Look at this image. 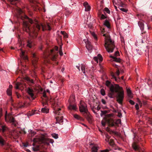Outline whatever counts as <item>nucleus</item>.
Listing matches in <instances>:
<instances>
[{"label":"nucleus","mask_w":152,"mask_h":152,"mask_svg":"<svg viewBox=\"0 0 152 152\" xmlns=\"http://www.w3.org/2000/svg\"><path fill=\"white\" fill-rule=\"evenodd\" d=\"M23 30L28 33L29 36L33 38L37 37V32L41 27H42L43 31L45 30H50L51 29L49 24L47 23L46 26H44L41 23H38V22H36L33 27L30 29L27 21L23 22Z\"/></svg>","instance_id":"1"},{"label":"nucleus","mask_w":152,"mask_h":152,"mask_svg":"<svg viewBox=\"0 0 152 152\" xmlns=\"http://www.w3.org/2000/svg\"><path fill=\"white\" fill-rule=\"evenodd\" d=\"M103 36L105 37L104 46L106 50L108 53H112L115 48L114 42L110 39L108 34H104Z\"/></svg>","instance_id":"2"},{"label":"nucleus","mask_w":152,"mask_h":152,"mask_svg":"<svg viewBox=\"0 0 152 152\" xmlns=\"http://www.w3.org/2000/svg\"><path fill=\"white\" fill-rule=\"evenodd\" d=\"M33 141L37 142L38 143H46L48 144H49V143L47 142H49L52 144L54 142V141L53 139L47 138L43 136L34 138L33 140Z\"/></svg>","instance_id":"3"},{"label":"nucleus","mask_w":152,"mask_h":152,"mask_svg":"<svg viewBox=\"0 0 152 152\" xmlns=\"http://www.w3.org/2000/svg\"><path fill=\"white\" fill-rule=\"evenodd\" d=\"M122 89V87H120L118 85H112L110 88V92L109 93V96L112 98L113 96L114 95V92L118 93Z\"/></svg>","instance_id":"4"},{"label":"nucleus","mask_w":152,"mask_h":152,"mask_svg":"<svg viewBox=\"0 0 152 152\" xmlns=\"http://www.w3.org/2000/svg\"><path fill=\"white\" fill-rule=\"evenodd\" d=\"M58 48L57 46L54 47V50H51L49 53V57L53 61L56 60L58 56V52H56L55 51H57Z\"/></svg>","instance_id":"5"},{"label":"nucleus","mask_w":152,"mask_h":152,"mask_svg":"<svg viewBox=\"0 0 152 152\" xmlns=\"http://www.w3.org/2000/svg\"><path fill=\"white\" fill-rule=\"evenodd\" d=\"M124 97V91L122 89L118 93L116 96L117 101L119 104H122Z\"/></svg>","instance_id":"6"},{"label":"nucleus","mask_w":152,"mask_h":152,"mask_svg":"<svg viewBox=\"0 0 152 152\" xmlns=\"http://www.w3.org/2000/svg\"><path fill=\"white\" fill-rule=\"evenodd\" d=\"M60 104V103L59 102H58L57 100H55L54 104L53 106L54 108V112L56 115H59L60 112L59 111L61 110V109L59 107Z\"/></svg>","instance_id":"7"},{"label":"nucleus","mask_w":152,"mask_h":152,"mask_svg":"<svg viewBox=\"0 0 152 152\" xmlns=\"http://www.w3.org/2000/svg\"><path fill=\"white\" fill-rule=\"evenodd\" d=\"M79 110L81 112L87 113L88 109L86 104L83 101H81L79 105Z\"/></svg>","instance_id":"8"},{"label":"nucleus","mask_w":152,"mask_h":152,"mask_svg":"<svg viewBox=\"0 0 152 152\" xmlns=\"http://www.w3.org/2000/svg\"><path fill=\"white\" fill-rule=\"evenodd\" d=\"M5 121L8 123H12L14 124L15 122V118L13 117L11 114H7V112L6 111L5 116Z\"/></svg>","instance_id":"9"},{"label":"nucleus","mask_w":152,"mask_h":152,"mask_svg":"<svg viewBox=\"0 0 152 152\" xmlns=\"http://www.w3.org/2000/svg\"><path fill=\"white\" fill-rule=\"evenodd\" d=\"M18 51H20V54L21 58L23 60H28V58L26 55V52L21 49L20 48L18 50Z\"/></svg>","instance_id":"10"},{"label":"nucleus","mask_w":152,"mask_h":152,"mask_svg":"<svg viewBox=\"0 0 152 152\" xmlns=\"http://www.w3.org/2000/svg\"><path fill=\"white\" fill-rule=\"evenodd\" d=\"M33 57L32 64L35 67V66L38 61V58L36 56L35 53H33L32 54Z\"/></svg>","instance_id":"11"},{"label":"nucleus","mask_w":152,"mask_h":152,"mask_svg":"<svg viewBox=\"0 0 152 152\" xmlns=\"http://www.w3.org/2000/svg\"><path fill=\"white\" fill-rule=\"evenodd\" d=\"M107 123L109 124V126L113 127L115 126V121L111 118L107 119Z\"/></svg>","instance_id":"12"},{"label":"nucleus","mask_w":152,"mask_h":152,"mask_svg":"<svg viewBox=\"0 0 152 152\" xmlns=\"http://www.w3.org/2000/svg\"><path fill=\"white\" fill-rule=\"evenodd\" d=\"M69 105L68 107V109L70 110L76 111L77 109V108L75 104H72V103H69Z\"/></svg>","instance_id":"13"},{"label":"nucleus","mask_w":152,"mask_h":152,"mask_svg":"<svg viewBox=\"0 0 152 152\" xmlns=\"http://www.w3.org/2000/svg\"><path fill=\"white\" fill-rule=\"evenodd\" d=\"M94 59L97 63L98 62V60L100 62L102 60V58L100 54H99L97 57H94Z\"/></svg>","instance_id":"14"},{"label":"nucleus","mask_w":152,"mask_h":152,"mask_svg":"<svg viewBox=\"0 0 152 152\" xmlns=\"http://www.w3.org/2000/svg\"><path fill=\"white\" fill-rule=\"evenodd\" d=\"M86 47L88 50H91L92 49V47L91 42L89 41H86Z\"/></svg>","instance_id":"15"},{"label":"nucleus","mask_w":152,"mask_h":152,"mask_svg":"<svg viewBox=\"0 0 152 152\" xmlns=\"http://www.w3.org/2000/svg\"><path fill=\"white\" fill-rule=\"evenodd\" d=\"M83 6L85 7V10L86 11H89L91 9V7L87 2H85L83 3Z\"/></svg>","instance_id":"16"},{"label":"nucleus","mask_w":152,"mask_h":152,"mask_svg":"<svg viewBox=\"0 0 152 152\" xmlns=\"http://www.w3.org/2000/svg\"><path fill=\"white\" fill-rule=\"evenodd\" d=\"M27 92L31 98H33L34 96V91L32 89L29 88H28L27 89Z\"/></svg>","instance_id":"17"},{"label":"nucleus","mask_w":152,"mask_h":152,"mask_svg":"<svg viewBox=\"0 0 152 152\" xmlns=\"http://www.w3.org/2000/svg\"><path fill=\"white\" fill-rule=\"evenodd\" d=\"M63 117L62 116H60L58 117H56V118L57 123L60 124L62 123L63 121Z\"/></svg>","instance_id":"18"},{"label":"nucleus","mask_w":152,"mask_h":152,"mask_svg":"<svg viewBox=\"0 0 152 152\" xmlns=\"http://www.w3.org/2000/svg\"><path fill=\"white\" fill-rule=\"evenodd\" d=\"M69 103H74L75 102V96L74 95H72L68 100Z\"/></svg>","instance_id":"19"},{"label":"nucleus","mask_w":152,"mask_h":152,"mask_svg":"<svg viewBox=\"0 0 152 152\" xmlns=\"http://www.w3.org/2000/svg\"><path fill=\"white\" fill-rule=\"evenodd\" d=\"M126 91L128 97L130 98H132L133 96L130 89L129 88H126Z\"/></svg>","instance_id":"20"},{"label":"nucleus","mask_w":152,"mask_h":152,"mask_svg":"<svg viewBox=\"0 0 152 152\" xmlns=\"http://www.w3.org/2000/svg\"><path fill=\"white\" fill-rule=\"evenodd\" d=\"M8 129L7 127L5 125L2 126L1 128L0 129V131L2 132H4Z\"/></svg>","instance_id":"21"},{"label":"nucleus","mask_w":152,"mask_h":152,"mask_svg":"<svg viewBox=\"0 0 152 152\" xmlns=\"http://www.w3.org/2000/svg\"><path fill=\"white\" fill-rule=\"evenodd\" d=\"M138 24L141 29H143L144 27V24L143 21H140L138 23Z\"/></svg>","instance_id":"22"},{"label":"nucleus","mask_w":152,"mask_h":152,"mask_svg":"<svg viewBox=\"0 0 152 152\" xmlns=\"http://www.w3.org/2000/svg\"><path fill=\"white\" fill-rule=\"evenodd\" d=\"M110 57L113 59V61H114L117 62H120L121 61V59L119 58H117L116 57L113 56H110Z\"/></svg>","instance_id":"23"},{"label":"nucleus","mask_w":152,"mask_h":152,"mask_svg":"<svg viewBox=\"0 0 152 152\" xmlns=\"http://www.w3.org/2000/svg\"><path fill=\"white\" fill-rule=\"evenodd\" d=\"M5 144V141L0 135V145L1 146H3Z\"/></svg>","instance_id":"24"},{"label":"nucleus","mask_w":152,"mask_h":152,"mask_svg":"<svg viewBox=\"0 0 152 152\" xmlns=\"http://www.w3.org/2000/svg\"><path fill=\"white\" fill-rule=\"evenodd\" d=\"M34 143H33V145L34 146V145H35L34 142H34ZM32 149H33V150L34 151H37L39 150V146L37 145L35 147L34 146L33 147H32Z\"/></svg>","instance_id":"25"},{"label":"nucleus","mask_w":152,"mask_h":152,"mask_svg":"<svg viewBox=\"0 0 152 152\" xmlns=\"http://www.w3.org/2000/svg\"><path fill=\"white\" fill-rule=\"evenodd\" d=\"M98 147L97 145H94L92 148L91 152H97Z\"/></svg>","instance_id":"26"},{"label":"nucleus","mask_w":152,"mask_h":152,"mask_svg":"<svg viewBox=\"0 0 152 152\" xmlns=\"http://www.w3.org/2000/svg\"><path fill=\"white\" fill-rule=\"evenodd\" d=\"M104 24L108 28H110V23L108 20H106L104 22Z\"/></svg>","instance_id":"27"},{"label":"nucleus","mask_w":152,"mask_h":152,"mask_svg":"<svg viewBox=\"0 0 152 152\" xmlns=\"http://www.w3.org/2000/svg\"><path fill=\"white\" fill-rule=\"evenodd\" d=\"M138 102L139 103V104H136L135 105V107L137 110H138L139 109V105H140V106L142 105V103L141 102L140 100L139 99H138Z\"/></svg>","instance_id":"28"},{"label":"nucleus","mask_w":152,"mask_h":152,"mask_svg":"<svg viewBox=\"0 0 152 152\" xmlns=\"http://www.w3.org/2000/svg\"><path fill=\"white\" fill-rule=\"evenodd\" d=\"M81 69L84 74L85 73V65L81 64L80 66Z\"/></svg>","instance_id":"29"},{"label":"nucleus","mask_w":152,"mask_h":152,"mask_svg":"<svg viewBox=\"0 0 152 152\" xmlns=\"http://www.w3.org/2000/svg\"><path fill=\"white\" fill-rule=\"evenodd\" d=\"M42 112L44 113H48L49 112V110L45 108H42L41 110Z\"/></svg>","instance_id":"30"},{"label":"nucleus","mask_w":152,"mask_h":152,"mask_svg":"<svg viewBox=\"0 0 152 152\" xmlns=\"http://www.w3.org/2000/svg\"><path fill=\"white\" fill-rule=\"evenodd\" d=\"M61 33L63 35L64 38H68V35L65 31H61Z\"/></svg>","instance_id":"31"},{"label":"nucleus","mask_w":152,"mask_h":152,"mask_svg":"<svg viewBox=\"0 0 152 152\" xmlns=\"http://www.w3.org/2000/svg\"><path fill=\"white\" fill-rule=\"evenodd\" d=\"M21 86V84L19 82H17L16 83L15 88L17 89L19 88V87H20Z\"/></svg>","instance_id":"32"},{"label":"nucleus","mask_w":152,"mask_h":152,"mask_svg":"<svg viewBox=\"0 0 152 152\" xmlns=\"http://www.w3.org/2000/svg\"><path fill=\"white\" fill-rule=\"evenodd\" d=\"M132 146L135 150H137L139 149V147L134 143L132 144Z\"/></svg>","instance_id":"33"},{"label":"nucleus","mask_w":152,"mask_h":152,"mask_svg":"<svg viewBox=\"0 0 152 152\" xmlns=\"http://www.w3.org/2000/svg\"><path fill=\"white\" fill-rule=\"evenodd\" d=\"M11 4L12 5H15L18 2V0H9Z\"/></svg>","instance_id":"34"},{"label":"nucleus","mask_w":152,"mask_h":152,"mask_svg":"<svg viewBox=\"0 0 152 152\" xmlns=\"http://www.w3.org/2000/svg\"><path fill=\"white\" fill-rule=\"evenodd\" d=\"M106 122L107 123V119H104L101 121L102 125L104 126H105Z\"/></svg>","instance_id":"35"},{"label":"nucleus","mask_w":152,"mask_h":152,"mask_svg":"<svg viewBox=\"0 0 152 152\" xmlns=\"http://www.w3.org/2000/svg\"><path fill=\"white\" fill-rule=\"evenodd\" d=\"M121 121L120 119H117L115 121V125H118L119 124H121Z\"/></svg>","instance_id":"36"},{"label":"nucleus","mask_w":152,"mask_h":152,"mask_svg":"<svg viewBox=\"0 0 152 152\" xmlns=\"http://www.w3.org/2000/svg\"><path fill=\"white\" fill-rule=\"evenodd\" d=\"M24 18H25L28 19V21L31 24L34 23L33 21L31 19H29L27 16L25 15Z\"/></svg>","instance_id":"37"},{"label":"nucleus","mask_w":152,"mask_h":152,"mask_svg":"<svg viewBox=\"0 0 152 152\" xmlns=\"http://www.w3.org/2000/svg\"><path fill=\"white\" fill-rule=\"evenodd\" d=\"M73 116L75 118L79 120L81 118L77 114H75L73 115Z\"/></svg>","instance_id":"38"},{"label":"nucleus","mask_w":152,"mask_h":152,"mask_svg":"<svg viewBox=\"0 0 152 152\" xmlns=\"http://www.w3.org/2000/svg\"><path fill=\"white\" fill-rule=\"evenodd\" d=\"M7 93L9 96H11L12 95V90L8 89L7 90Z\"/></svg>","instance_id":"39"},{"label":"nucleus","mask_w":152,"mask_h":152,"mask_svg":"<svg viewBox=\"0 0 152 152\" xmlns=\"http://www.w3.org/2000/svg\"><path fill=\"white\" fill-rule=\"evenodd\" d=\"M91 34L93 36V37H94V39L96 40L97 38V37H96V35L95 34V33H94V32H91Z\"/></svg>","instance_id":"40"},{"label":"nucleus","mask_w":152,"mask_h":152,"mask_svg":"<svg viewBox=\"0 0 152 152\" xmlns=\"http://www.w3.org/2000/svg\"><path fill=\"white\" fill-rule=\"evenodd\" d=\"M26 79L27 81H29L31 83H34V81L33 79H31L28 77H27Z\"/></svg>","instance_id":"41"},{"label":"nucleus","mask_w":152,"mask_h":152,"mask_svg":"<svg viewBox=\"0 0 152 152\" xmlns=\"http://www.w3.org/2000/svg\"><path fill=\"white\" fill-rule=\"evenodd\" d=\"M52 137L55 139H57L58 137V134H52Z\"/></svg>","instance_id":"42"},{"label":"nucleus","mask_w":152,"mask_h":152,"mask_svg":"<svg viewBox=\"0 0 152 152\" xmlns=\"http://www.w3.org/2000/svg\"><path fill=\"white\" fill-rule=\"evenodd\" d=\"M100 92L102 96H104L105 94V91L103 89H101L100 91Z\"/></svg>","instance_id":"43"},{"label":"nucleus","mask_w":152,"mask_h":152,"mask_svg":"<svg viewBox=\"0 0 152 152\" xmlns=\"http://www.w3.org/2000/svg\"><path fill=\"white\" fill-rule=\"evenodd\" d=\"M59 53L60 55L61 56H62L63 55V53L62 50V46H60V49L59 51Z\"/></svg>","instance_id":"44"},{"label":"nucleus","mask_w":152,"mask_h":152,"mask_svg":"<svg viewBox=\"0 0 152 152\" xmlns=\"http://www.w3.org/2000/svg\"><path fill=\"white\" fill-rule=\"evenodd\" d=\"M107 113V111H101V113L100 114V115L101 116H102L103 115Z\"/></svg>","instance_id":"45"},{"label":"nucleus","mask_w":152,"mask_h":152,"mask_svg":"<svg viewBox=\"0 0 152 152\" xmlns=\"http://www.w3.org/2000/svg\"><path fill=\"white\" fill-rule=\"evenodd\" d=\"M105 83H106V85L107 86H108L110 85V83L109 81L107 80V81H106Z\"/></svg>","instance_id":"46"},{"label":"nucleus","mask_w":152,"mask_h":152,"mask_svg":"<svg viewBox=\"0 0 152 152\" xmlns=\"http://www.w3.org/2000/svg\"><path fill=\"white\" fill-rule=\"evenodd\" d=\"M104 10L105 12H106L107 13H110V11L107 8H105L104 9Z\"/></svg>","instance_id":"47"},{"label":"nucleus","mask_w":152,"mask_h":152,"mask_svg":"<svg viewBox=\"0 0 152 152\" xmlns=\"http://www.w3.org/2000/svg\"><path fill=\"white\" fill-rule=\"evenodd\" d=\"M113 140L112 139H110L109 141V143L110 145H112L113 144Z\"/></svg>","instance_id":"48"},{"label":"nucleus","mask_w":152,"mask_h":152,"mask_svg":"<svg viewBox=\"0 0 152 152\" xmlns=\"http://www.w3.org/2000/svg\"><path fill=\"white\" fill-rule=\"evenodd\" d=\"M129 102L132 105H134V104L135 102H134L132 100H130L129 101Z\"/></svg>","instance_id":"49"},{"label":"nucleus","mask_w":152,"mask_h":152,"mask_svg":"<svg viewBox=\"0 0 152 152\" xmlns=\"http://www.w3.org/2000/svg\"><path fill=\"white\" fill-rule=\"evenodd\" d=\"M27 46L30 48H31L32 47L31 44L29 42H28Z\"/></svg>","instance_id":"50"},{"label":"nucleus","mask_w":152,"mask_h":152,"mask_svg":"<svg viewBox=\"0 0 152 152\" xmlns=\"http://www.w3.org/2000/svg\"><path fill=\"white\" fill-rule=\"evenodd\" d=\"M109 150L108 149H105L103 150H101V152H109Z\"/></svg>","instance_id":"51"},{"label":"nucleus","mask_w":152,"mask_h":152,"mask_svg":"<svg viewBox=\"0 0 152 152\" xmlns=\"http://www.w3.org/2000/svg\"><path fill=\"white\" fill-rule=\"evenodd\" d=\"M115 56H118L119 55V52L118 51H116L115 53Z\"/></svg>","instance_id":"52"},{"label":"nucleus","mask_w":152,"mask_h":152,"mask_svg":"<svg viewBox=\"0 0 152 152\" xmlns=\"http://www.w3.org/2000/svg\"><path fill=\"white\" fill-rule=\"evenodd\" d=\"M106 18V17L103 15L102 14L101 15V19H105Z\"/></svg>","instance_id":"53"},{"label":"nucleus","mask_w":152,"mask_h":152,"mask_svg":"<svg viewBox=\"0 0 152 152\" xmlns=\"http://www.w3.org/2000/svg\"><path fill=\"white\" fill-rule=\"evenodd\" d=\"M113 114L111 113V114H109L107 115V116L108 117H111L112 116H113Z\"/></svg>","instance_id":"54"},{"label":"nucleus","mask_w":152,"mask_h":152,"mask_svg":"<svg viewBox=\"0 0 152 152\" xmlns=\"http://www.w3.org/2000/svg\"><path fill=\"white\" fill-rule=\"evenodd\" d=\"M101 101H102V103L103 104H106V101L105 100H104V99H102Z\"/></svg>","instance_id":"55"},{"label":"nucleus","mask_w":152,"mask_h":152,"mask_svg":"<svg viewBox=\"0 0 152 152\" xmlns=\"http://www.w3.org/2000/svg\"><path fill=\"white\" fill-rule=\"evenodd\" d=\"M120 10L124 12H126L127 10L124 8H121L120 9Z\"/></svg>","instance_id":"56"},{"label":"nucleus","mask_w":152,"mask_h":152,"mask_svg":"<svg viewBox=\"0 0 152 152\" xmlns=\"http://www.w3.org/2000/svg\"><path fill=\"white\" fill-rule=\"evenodd\" d=\"M116 74L117 76H118L119 75L120 72L119 70H118L117 71Z\"/></svg>","instance_id":"57"},{"label":"nucleus","mask_w":152,"mask_h":152,"mask_svg":"<svg viewBox=\"0 0 152 152\" xmlns=\"http://www.w3.org/2000/svg\"><path fill=\"white\" fill-rule=\"evenodd\" d=\"M12 86L11 85H10L9 86V88L8 89H10L12 90Z\"/></svg>","instance_id":"58"},{"label":"nucleus","mask_w":152,"mask_h":152,"mask_svg":"<svg viewBox=\"0 0 152 152\" xmlns=\"http://www.w3.org/2000/svg\"><path fill=\"white\" fill-rule=\"evenodd\" d=\"M118 116L119 117H121L122 116V114L121 113H118Z\"/></svg>","instance_id":"59"},{"label":"nucleus","mask_w":152,"mask_h":152,"mask_svg":"<svg viewBox=\"0 0 152 152\" xmlns=\"http://www.w3.org/2000/svg\"><path fill=\"white\" fill-rule=\"evenodd\" d=\"M113 2L114 5L117 4H118L116 2V1L115 0H113Z\"/></svg>","instance_id":"60"},{"label":"nucleus","mask_w":152,"mask_h":152,"mask_svg":"<svg viewBox=\"0 0 152 152\" xmlns=\"http://www.w3.org/2000/svg\"><path fill=\"white\" fill-rule=\"evenodd\" d=\"M112 77L115 79V80L116 81H118V80L116 78V77H115L114 75H112Z\"/></svg>","instance_id":"61"},{"label":"nucleus","mask_w":152,"mask_h":152,"mask_svg":"<svg viewBox=\"0 0 152 152\" xmlns=\"http://www.w3.org/2000/svg\"><path fill=\"white\" fill-rule=\"evenodd\" d=\"M22 11L21 10V9H20L19 10V14H20L22 13Z\"/></svg>","instance_id":"62"},{"label":"nucleus","mask_w":152,"mask_h":152,"mask_svg":"<svg viewBox=\"0 0 152 152\" xmlns=\"http://www.w3.org/2000/svg\"><path fill=\"white\" fill-rule=\"evenodd\" d=\"M100 107L99 106H98L96 107V109L98 111H99L100 109Z\"/></svg>","instance_id":"63"},{"label":"nucleus","mask_w":152,"mask_h":152,"mask_svg":"<svg viewBox=\"0 0 152 152\" xmlns=\"http://www.w3.org/2000/svg\"><path fill=\"white\" fill-rule=\"evenodd\" d=\"M4 52V48H0V53Z\"/></svg>","instance_id":"64"}]
</instances>
